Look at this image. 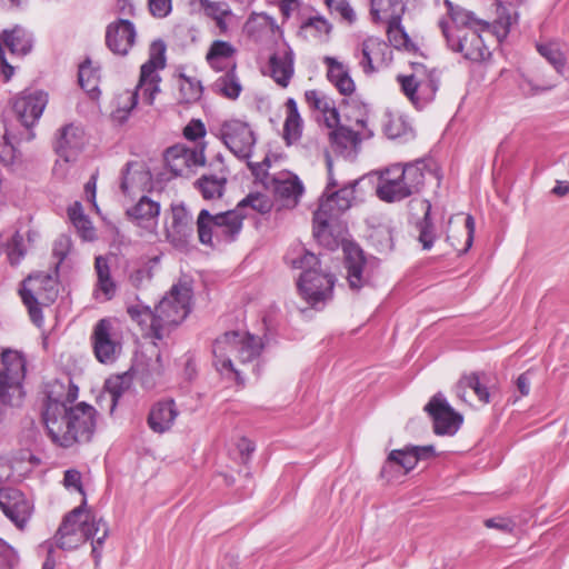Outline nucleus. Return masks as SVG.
<instances>
[{
  "label": "nucleus",
  "mask_w": 569,
  "mask_h": 569,
  "mask_svg": "<svg viewBox=\"0 0 569 569\" xmlns=\"http://www.w3.org/2000/svg\"><path fill=\"white\" fill-rule=\"evenodd\" d=\"M42 422L48 437L61 448L87 443L92 439L97 423V410L79 402L69 406L49 393L42 405Z\"/></svg>",
  "instance_id": "nucleus-1"
},
{
  "label": "nucleus",
  "mask_w": 569,
  "mask_h": 569,
  "mask_svg": "<svg viewBox=\"0 0 569 569\" xmlns=\"http://www.w3.org/2000/svg\"><path fill=\"white\" fill-rule=\"evenodd\" d=\"M446 14L439 20V28L446 40L448 49L460 53L470 61H481L490 56L481 33L492 29V24L478 19L473 12L466 10L450 0H443Z\"/></svg>",
  "instance_id": "nucleus-2"
},
{
  "label": "nucleus",
  "mask_w": 569,
  "mask_h": 569,
  "mask_svg": "<svg viewBox=\"0 0 569 569\" xmlns=\"http://www.w3.org/2000/svg\"><path fill=\"white\" fill-rule=\"evenodd\" d=\"M166 46L163 41H153L150 46L149 59L141 66L139 82L136 90H126L117 97V107L111 117L118 124H123L136 108L139 97L147 104H152L160 91L161 78L159 70L166 67Z\"/></svg>",
  "instance_id": "nucleus-3"
},
{
  "label": "nucleus",
  "mask_w": 569,
  "mask_h": 569,
  "mask_svg": "<svg viewBox=\"0 0 569 569\" xmlns=\"http://www.w3.org/2000/svg\"><path fill=\"white\" fill-rule=\"evenodd\" d=\"M287 263L295 269H301L298 279L300 296L315 309H321L332 299L336 277L320 268L319 258L298 246L286 256Z\"/></svg>",
  "instance_id": "nucleus-4"
},
{
  "label": "nucleus",
  "mask_w": 569,
  "mask_h": 569,
  "mask_svg": "<svg viewBox=\"0 0 569 569\" xmlns=\"http://www.w3.org/2000/svg\"><path fill=\"white\" fill-rule=\"evenodd\" d=\"M357 181L325 193L320 199L318 210L313 214V236L317 241L329 248L338 247L345 226L341 216L351 207L355 200Z\"/></svg>",
  "instance_id": "nucleus-5"
},
{
  "label": "nucleus",
  "mask_w": 569,
  "mask_h": 569,
  "mask_svg": "<svg viewBox=\"0 0 569 569\" xmlns=\"http://www.w3.org/2000/svg\"><path fill=\"white\" fill-rule=\"evenodd\" d=\"M107 537V523L102 519H97L83 507H77L64 517L53 543L62 550H72L91 539L92 555L98 560L100 548Z\"/></svg>",
  "instance_id": "nucleus-6"
},
{
  "label": "nucleus",
  "mask_w": 569,
  "mask_h": 569,
  "mask_svg": "<svg viewBox=\"0 0 569 569\" xmlns=\"http://www.w3.org/2000/svg\"><path fill=\"white\" fill-rule=\"evenodd\" d=\"M262 348L259 337L248 332L228 331L213 342V363L222 375L234 376L237 381H240L241 371L236 368V362L247 365L254 361Z\"/></svg>",
  "instance_id": "nucleus-7"
},
{
  "label": "nucleus",
  "mask_w": 569,
  "mask_h": 569,
  "mask_svg": "<svg viewBox=\"0 0 569 569\" xmlns=\"http://www.w3.org/2000/svg\"><path fill=\"white\" fill-rule=\"evenodd\" d=\"M427 164L423 160L396 163L381 172L377 196L385 202L401 201L421 191Z\"/></svg>",
  "instance_id": "nucleus-8"
},
{
  "label": "nucleus",
  "mask_w": 569,
  "mask_h": 569,
  "mask_svg": "<svg viewBox=\"0 0 569 569\" xmlns=\"http://www.w3.org/2000/svg\"><path fill=\"white\" fill-rule=\"evenodd\" d=\"M27 357L17 349L3 348L0 353V420L9 407H18L24 397Z\"/></svg>",
  "instance_id": "nucleus-9"
},
{
  "label": "nucleus",
  "mask_w": 569,
  "mask_h": 569,
  "mask_svg": "<svg viewBox=\"0 0 569 569\" xmlns=\"http://www.w3.org/2000/svg\"><path fill=\"white\" fill-rule=\"evenodd\" d=\"M191 288L186 283L172 286L156 307L157 340L163 339L170 330L181 323L190 312Z\"/></svg>",
  "instance_id": "nucleus-10"
},
{
  "label": "nucleus",
  "mask_w": 569,
  "mask_h": 569,
  "mask_svg": "<svg viewBox=\"0 0 569 569\" xmlns=\"http://www.w3.org/2000/svg\"><path fill=\"white\" fill-rule=\"evenodd\" d=\"M397 80L405 96L417 107L422 108L433 100L439 86L435 70H427L422 64H413V72L399 74Z\"/></svg>",
  "instance_id": "nucleus-11"
},
{
  "label": "nucleus",
  "mask_w": 569,
  "mask_h": 569,
  "mask_svg": "<svg viewBox=\"0 0 569 569\" xmlns=\"http://www.w3.org/2000/svg\"><path fill=\"white\" fill-rule=\"evenodd\" d=\"M217 137L237 158L244 160L252 156L257 142L250 123L238 118L223 120L218 128Z\"/></svg>",
  "instance_id": "nucleus-12"
},
{
  "label": "nucleus",
  "mask_w": 569,
  "mask_h": 569,
  "mask_svg": "<svg viewBox=\"0 0 569 569\" xmlns=\"http://www.w3.org/2000/svg\"><path fill=\"white\" fill-rule=\"evenodd\" d=\"M91 343L97 360L104 365L113 363L121 353V336L113 320L100 319L93 327Z\"/></svg>",
  "instance_id": "nucleus-13"
},
{
  "label": "nucleus",
  "mask_w": 569,
  "mask_h": 569,
  "mask_svg": "<svg viewBox=\"0 0 569 569\" xmlns=\"http://www.w3.org/2000/svg\"><path fill=\"white\" fill-rule=\"evenodd\" d=\"M432 452V446H411L401 450H392L381 468L380 476L387 481L397 480L415 469L420 459Z\"/></svg>",
  "instance_id": "nucleus-14"
},
{
  "label": "nucleus",
  "mask_w": 569,
  "mask_h": 569,
  "mask_svg": "<svg viewBox=\"0 0 569 569\" xmlns=\"http://www.w3.org/2000/svg\"><path fill=\"white\" fill-rule=\"evenodd\" d=\"M164 161L169 171L174 177H188L193 171L204 166V147L188 148L183 144H176L164 152Z\"/></svg>",
  "instance_id": "nucleus-15"
},
{
  "label": "nucleus",
  "mask_w": 569,
  "mask_h": 569,
  "mask_svg": "<svg viewBox=\"0 0 569 569\" xmlns=\"http://www.w3.org/2000/svg\"><path fill=\"white\" fill-rule=\"evenodd\" d=\"M0 509L18 529L23 530L32 517L34 507L19 489L3 487L0 488Z\"/></svg>",
  "instance_id": "nucleus-16"
},
{
  "label": "nucleus",
  "mask_w": 569,
  "mask_h": 569,
  "mask_svg": "<svg viewBox=\"0 0 569 569\" xmlns=\"http://www.w3.org/2000/svg\"><path fill=\"white\" fill-rule=\"evenodd\" d=\"M425 410L433 421L437 435L452 436L462 423V416L456 412L441 393L435 395L426 405Z\"/></svg>",
  "instance_id": "nucleus-17"
},
{
  "label": "nucleus",
  "mask_w": 569,
  "mask_h": 569,
  "mask_svg": "<svg viewBox=\"0 0 569 569\" xmlns=\"http://www.w3.org/2000/svg\"><path fill=\"white\" fill-rule=\"evenodd\" d=\"M359 64L366 73H372L388 66L392 60V51L387 42L378 37H369L362 41L356 52Z\"/></svg>",
  "instance_id": "nucleus-18"
},
{
  "label": "nucleus",
  "mask_w": 569,
  "mask_h": 569,
  "mask_svg": "<svg viewBox=\"0 0 569 569\" xmlns=\"http://www.w3.org/2000/svg\"><path fill=\"white\" fill-rule=\"evenodd\" d=\"M168 241L176 248H186L193 236L192 214L183 203L171 206L170 222L166 226Z\"/></svg>",
  "instance_id": "nucleus-19"
},
{
  "label": "nucleus",
  "mask_w": 569,
  "mask_h": 569,
  "mask_svg": "<svg viewBox=\"0 0 569 569\" xmlns=\"http://www.w3.org/2000/svg\"><path fill=\"white\" fill-rule=\"evenodd\" d=\"M86 144L82 127L74 123L66 124L56 134L54 151L63 162H74Z\"/></svg>",
  "instance_id": "nucleus-20"
},
{
  "label": "nucleus",
  "mask_w": 569,
  "mask_h": 569,
  "mask_svg": "<svg viewBox=\"0 0 569 569\" xmlns=\"http://www.w3.org/2000/svg\"><path fill=\"white\" fill-rule=\"evenodd\" d=\"M268 189L272 190L282 206L287 208L296 207L305 191L298 176L289 171L272 174Z\"/></svg>",
  "instance_id": "nucleus-21"
},
{
  "label": "nucleus",
  "mask_w": 569,
  "mask_h": 569,
  "mask_svg": "<svg viewBox=\"0 0 569 569\" xmlns=\"http://www.w3.org/2000/svg\"><path fill=\"white\" fill-rule=\"evenodd\" d=\"M136 37L134 24L128 19L121 18L108 24L106 44L114 54L126 56L133 47Z\"/></svg>",
  "instance_id": "nucleus-22"
},
{
  "label": "nucleus",
  "mask_w": 569,
  "mask_h": 569,
  "mask_svg": "<svg viewBox=\"0 0 569 569\" xmlns=\"http://www.w3.org/2000/svg\"><path fill=\"white\" fill-rule=\"evenodd\" d=\"M343 251L347 280L351 289L358 290L369 280V262L367 261L363 251L356 244H347L343 248Z\"/></svg>",
  "instance_id": "nucleus-23"
},
{
  "label": "nucleus",
  "mask_w": 569,
  "mask_h": 569,
  "mask_svg": "<svg viewBox=\"0 0 569 569\" xmlns=\"http://www.w3.org/2000/svg\"><path fill=\"white\" fill-rule=\"evenodd\" d=\"M47 102V94L42 91L23 93L14 100L13 110L21 123L29 128L40 119Z\"/></svg>",
  "instance_id": "nucleus-24"
},
{
  "label": "nucleus",
  "mask_w": 569,
  "mask_h": 569,
  "mask_svg": "<svg viewBox=\"0 0 569 569\" xmlns=\"http://www.w3.org/2000/svg\"><path fill=\"white\" fill-rule=\"evenodd\" d=\"M292 50L283 44L269 58V74L282 88H287L295 73Z\"/></svg>",
  "instance_id": "nucleus-25"
},
{
  "label": "nucleus",
  "mask_w": 569,
  "mask_h": 569,
  "mask_svg": "<svg viewBox=\"0 0 569 569\" xmlns=\"http://www.w3.org/2000/svg\"><path fill=\"white\" fill-rule=\"evenodd\" d=\"M356 124L360 127V129L353 130L346 126L335 127L336 129L330 133V139L337 150L342 152L355 148L361 140L372 137V131L367 128L366 118L357 119Z\"/></svg>",
  "instance_id": "nucleus-26"
},
{
  "label": "nucleus",
  "mask_w": 569,
  "mask_h": 569,
  "mask_svg": "<svg viewBox=\"0 0 569 569\" xmlns=\"http://www.w3.org/2000/svg\"><path fill=\"white\" fill-rule=\"evenodd\" d=\"M244 217V213L236 209L212 214L216 227V242L218 244L232 242L242 229Z\"/></svg>",
  "instance_id": "nucleus-27"
},
{
  "label": "nucleus",
  "mask_w": 569,
  "mask_h": 569,
  "mask_svg": "<svg viewBox=\"0 0 569 569\" xmlns=\"http://www.w3.org/2000/svg\"><path fill=\"white\" fill-rule=\"evenodd\" d=\"M179 411L172 399L159 401L152 406L148 416V426L157 433L171 429Z\"/></svg>",
  "instance_id": "nucleus-28"
},
{
  "label": "nucleus",
  "mask_w": 569,
  "mask_h": 569,
  "mask_svg": "<svg viewBox=\"0 0 569 569\" xmlns=\"http://www.w3.org/2000/svg\"><path fill=\"white\" fill-rule=\"evenodd\" d=\"M497 19L492 23V32L499 41L505 39L510 28L518 22V7L525 0H497Z\"/></svg>",
  "instance_id": "nucleus-29"
},
{
  "label": "nucleus",
  "mask_w": 569,
  "mask_h": 569,
  "mask_svg": "<svg viewBox=\"0 0 569 569\" xmlns=\"http://www.w3.org/2000/svg\"><path fill=\"white\" fill-rule=\"evenodd\" d=\"M237 49L228 41L214 40L206 56L207 62L216 71H228L237 68Z\"/></svg>",
  "instance_id": "nucleus-30"
},
{
  "label": "nucleus",
  "mask_w": 569,
  "mask_h": 569,
  "mask_svg": "<svg viewBox=\"0 0 569 569\" xmlns=\"http://www.w3.org/2000/svg\"><path fill=\"white\" fill-rule=\"evenodd\" d=\"M449 227L453 223L459 224V233L463 236L465 240L463 243L461 242L460 238L456 236L451 229L448 230L447 233V241L450 243V246L458 251L459 253L467 252L473 242V236H475V229H476V222L472 216L467 214H457L449 219Z\"/></svg>",
  "instance_id": "nucleus-31"
},
{
  "label": "nucleus",
  "mask_w": 569,
  "mask_h": 569,
  "mask_svg": "<svg viewBox=\"0 0 569 569\" xmlns=\"http://www.w3.org/2000/svg\"><path fill=\"white\" fill-rule=\"evenodd\" d=\"M127 213L139 227L152 232L158 226L160 204L142 196L138 203L130 208Z\"/></svg>",
  "instance_id": "nucleus-32"
},
{
  "label": "nucleus",
  "mask_w": 569,
  "mask_h": 569,
  "mask_svg": "<svg viewBox=\"0 0 569 569\" xmlns=\"http://www.w3.org/2000/svg\"><path fill=\"white\" fill-rule=\"evenodd\" d=\"M323 63L327 66V78L342 96H350L356 90L349 69L346 64L333 57H325Z\"/></svg>",
  "instance_id": "nucleus-33"
},
{
  "label": "nucleus",
  "mask_w": 569,
  "mask_h": 569,
  "mask_svg": "<svg viewBox=\"0 0 569 569\" xmlns=\"http://www.w3.org/2000/svg\"><path fill=\"white\" fill-rule=\"evenodd\" d=\"M150 180L149 172L138 162H128L122 170L120 188L123 194L142 191Z\"/></svg>",
  "instance_id": "nucleus-34"
},
{
  "label": "nucleus",
  "mask_w": 569,
  "mask_h": 569,
  "mask_svg": "<svg viewBox=\"0 0 569 569\" xmlns=\"http://www.w3.org/2000/svg\"><path fill=\"white\" fill-rule=\"evenodd\" d=\"M405 11L406 4L402 0H370V16L376 23L402 19Z\"/></svg>",
  "instance_id": "nucleus-35"
},
{
  "label": "nucleus",
  "mask_w": 569,
  "mask_h": 569,
  "mask_svg": "<svg viewBox=\"0 0 569 569\" xmlns=\"http://www.w3.org/2000/svg\"><path fill=\"white\" fill-rule=\"evenodd\" d=\"M1 38L12 54L24 56L31 51L32 37L26 29L19 26L4 30Z\"/></svg>",
  "instance_id": "nucleus-36"
},
{
  "label": "nucleus",
  "mask_w": 569,
  "mask_h": 569,
  "mask_svg": "<svg viewBox=\"0 0 569 569\" xmlns=\"http://www.w3.org/2000/svg\"><path fill=\"white\" fill-rule=\"evenodd\" d=\"M94 269L98 277L96 297L99 298V295H102L103 300H111L116 295L117 284L111 278L108 260L102 256L97 257Z\"/></svg>",
  "instance_id": "nucleus-37"
},
{
  "label": "nucleus",
  "mask_w": 569,
  "mask_h": 569,
  "mask_svg": "<svg viewBox=\"0 0 569 569\" xmlns=\"http://www.w3.org/2000/svg\"><path fill=\"white\" fill-rule=\"evenodd\" d=\"M127 312L131 320L137 322L147 336L157 339V330L154 328L156 309L152 311L150 307L141 302H137L129 305L127 307Z\"/></svg>",
  "instance_id": "nucleus-38"
},
{
  "label": "nucleus",
  "mask_w": 569,
  "mask_h": 569,
  "mask_svg": "<svg viewBox=\"0 0 569 569\" xmlns=\"http://www.w3.org/2000/svg\"><path fill=\"white\" fill-rule=\"evenodd\" d=\"M199 2L206 16L216 21L220 32L227 33L228 19L233 16L230 6L224 1L199 0Z\"/></svg>",
  "instance_id": "nucleus-39"
},
{
  "label": "nucleus",
  "mask_w": 569,
  "mask_h": 569,
  "mask_svg": "<svg viewBox=\"0 0 569 569\" xmlns=\"http://www.w3.org/2000/svg\"><path fill=\"white\" fill-rule=\"evenodd\" d=\"M286 109L287 117L283 124V137L288 143H292L301 137L302 119L293 98L287 100Z\"/></svg>",
  "instance_id": "nucleus-40"
},
{
  "label": "nucleus",
  "mask_w": 569,
  "mask_h": 569,
  "mask_svg": "<svg viewBox=\"0 0 569 569\" xmlns=\"http://www.w3.org/2000/svg\"><path fill=\"white\" fill-rule=\"evenodd\" d=\"M212 90L227 99L236 100L242 91L236 69L224 71L223 74L216 79L212 83Z\"/></svg>",
  "instance_id": "nucleus-41"
},
{
  "label": "nucleus",
  "mask_w": 569,
  "mask_h": 569,
  "mask_svg": "<svg viewBox=\"0 0 569 569\" xmlns=\"http://www.w3.org/2000/svg\"><path fill=\"white\" fill-rule=\"evenodd\" d=\"M383 132L389 139L408 140L413 137L411 126L403 116L398 113H386Z\"/></svg>",
  "instance_id": "nucleus-42"
},
{
  "label": "nucleus",
  "mask_w": 569,
  "mask_h": 569,
  "mask_svg": "<svg viewBox=\"0 0 569 569\" xmlns=\"http://www.w3.org/2000/svg\"><path fill=\"white\" fill-rule=\"evenodd\" d=\"M68 217L76 228L78 234L86 241H91L96 238V230L92 222L84 214L80 202L76 201L68 208Z\"/></svg>",
  "instance_id": "nucleus-43"
},
{
  "label": "nucleus",
  "mask_w": 569,
  "mask_h": 569,
  "mask_svg": "<svg viewBox=\"0 0 569 569\" xmlns=\"http://www.w3.org/2000/svg\"><path fill=\"white\" fill-rule=\"evenodd\" d=\"M467 389H471L478 399L485 403L489 402V391L486 386L481 383L480 376L478 373H471L463 376L455 387L456 396L466 401Z\"/></svg>",
  "instance_id": "nucleus-44"
},
{
  "label": "nucleus",
  "mask_w": 569,
  "mask_h": 569,
  "mask_svg": "<svg viewBox=\"0 0 569 569\" xmlns=\"http://www.w3.org/2000/svg\"><path fill=\"white\" fill-rule=\"evenodd\" d=\"M537 51L556 70L562 72L566 67L567 58L563 51L565 46L556 40L539 42L536 44Z\"/></svg>",
  "instance_id": "nucleus-45"
},
{
  "label": "nucleus",
  "mask_w": 569,
  "mask_h": 569,
  "mask_svg": "<svg viewBox=\"0 0 569 569\" xmlns=\"http://www.w3.org/2000/svg\"><path fill=\"white\" fill-rule=\"evenodd\" d=\"M227 178L217 174H203L196 182V188L207 200L220 198L223 194Z\"/></svg>",
  "instance_id": "nucleus-46"
},
{
  "label": "nucleus",
  "mask_w": 569,
  "mask_h": 569,
  "mask_svg": "<svg viewBox=\"0 0 569 569\" xmlns=\"http://www.w3.org/2000/svg\"><path fill=\"white\" fill-rule=\"evenodd\" d=\"M387 24V37L390 46L398 50H405L407 52L416 51V46L409 38L405 28L401 26V19H396Z\"/></svg>",
  "instance_id": "nucleus-47"
},
{
  "label": "nucleus",
  "mask_w": 569,
  "mask_h": 569,
  "mask_svg": "<svg viewBox=\"0 0 569 569\" xmlns=\"http://www.w3.org/2000/svg\"><path fill=\"white\" fill-rule=\"evenodd\" d=\"M423 208V218L418 222L417 228L419 230V241L422 244V248L426 250L431 249L437 234L435 230V224L431 219V204L429 201L425 200L421 202Z\"/></svg>",
  "instance_id": "nucleus-48"
},
{
  "label": "nucleus",
  "mask_w": 569,
  "mask_h": 569,
  "mask_svg": "<svg viewBox=\"0 0 569 569\" xmlns=\"http://www.w3.org/2000/svg\"><path fill=\"white\" fill-rule=\"evenodd\" d=\"M197 232L199 241L202 244L214 246L216 242V227L212 214L207 209H202L197 218Z\"/></svg>",
  "instance_id": "nucleus-49"
},
{
  "label": "nucleus",
  "mask_w": 569,
  "mask_h": 569,
  "mask_svg": "<svg viewBox=\"0 0 569 569\" xmlns=\"http://www.w3.org/2000/svg\"><path fill=\"white\" fill-rule=\"evenodd\" d=\"M202 94L201 82L192 77L181 74L179 78V101L181 103L197 102Z\"/></svg>",
  "instance_id": "nucleus-50"
},
{
  "label": "nucleus",
  "mask_w": 569,
  "mask_h": 569,
  "mask_svg": "<svg viewBox=\"0 0 569 569\" xmlns=\"http://www.w3.org/2000/svg\"><path fill=\"white\" fill-rule=\"evenodd\" d=\"M272 200L263 193L253 192L243 198L237 206L236 210L243 213L246 208H251L259 213H268L272 209Z\"/></svg>",
  "instance_id": "nucleus-51"
},
{
  "label": "nucleus",
  "mask_w": 569,
  "mask_h": 569,
  "mask_svg": "<svg viewBox=\"0 0 569 569\" xmlns=\"http://www.w3.org/2000/svg\"><path fill=\"white\" fill-rule=\"evenodd\" d=\"M79 84L83 90L93 93L98 89V71L94 70L90 61L80 64L78 72Z\"/></svg>",
  "instance_id": "nucleus-52"
},
{
  "label": "nucleus",
  "mask_w": 569,
  "mask_h": 569,
  "mask_svg": "<svg viewBox=\"0 0 569 569\" xmlns=\"http://www.w3.org/2000/svg\"><path fill=\"white\" fill-rule=\"evenodd\" d=\"M130 387V377L128 375L110 377L106 381V390L111 396V411L114 409L118 399Z\"/></svg>",
  "instance_id": "nucleus-53"
},
{
  "label": "nucleus",
  "mask_w": 569,
  "mask_h": 569,
  "mask_svg": "<svg viewBox=\"0 0 569 569\" xmlns=\"http://www.w3.org/2000/svg\"><path fill=\"white\" fill-rule=\"evenodd\" d=\"M20 297L22 299L23 305L28 308L31 321L36 326L40 327L43 322V315L39 306L38 299L33 295L32 290L22 288L20 290Z\"/></svg>",
  "instance_id": "nucleus-54"
},
{
  "label": "nucleus",
  "mask_w": 569,
  "mask_h": 569,
  "mask_svg": "<svg viewBox=\"0 0 569 569\" xmlns=\"http://www.w3.org/2000/svg\"><path fill=\"white\" fill-rule=\"evenodd\" d=\"M7 254L12 266L19 264L20 261L24 258L26 248L23 243V237L19 232H16L9 241L7 247Z\"/></svg>",
  "instance_id": "nucleus-55"
},
{
  "label": "nucleus",
  "mask_w": 569,
  "mask_h": 569,
  "mask_svg": "<svg viewBox=\"0 0 569 569\" xmlns=\"http://www.w3.org/2000/svg\"><path fill=\"white\" fill-rule=\"evenodd\" d=\"M331 13H336L348 23L356 21V13L347 0H325Z\"/></svg>",
  "instance_id": "nucleus-56"
},
{
  "label": "nucleus",
  "mask_w": 569,
  "mask_h": 569,
  "mask_svg": "<svg viewBox=\"0 0 569 569\" xmlns=\"http://www.w3.org/2000/svg\"><path fill=\"white\" fill-rule=\"evenodd\" d=\"M305 99L310 108L321 113H323V111H328L331 102L333 101L331 98L318 90H307L305 92Z\"/></svg>",
  "instance_id": "nucleus-57"
},
{
  "label": "nucleus",
  "mask_w": 569,
  "mask_h": 569,
  "mask_svg": "<svg viewBox=\"0 0 569 569\" xmlns=\"http://www.w3.org/2000/svg\"><path fill=\"white\" fill-rule=\"evenodd\" d=\"M19 563L17 550L0 538V569H14Z\"/></svg>",
  "instance_id": "nucleus-58"
},
{
  "label": "nucleus",
  "mask_w": 569,
  "mask_h": 569,
  "mask_svg": "<svg viewBox=\"0 0 569 569\" xmlns=\"http://www.w3.org/2000/svg\"><path fill=\"white\" fill-rule=\"evenodd\" d=\"M270 167L269 158H264L261 162H250L248 161V168L251 173L254 176L256 180L260 181L267 189L270 184V179L272 176L268 173V168Z\"/></svg>",
  "instance_id": "nucleus-59"
},
{
  "label": "nucleus",
  "mask_w": 569,
  "mask_h": 569,
  "mask_svg": "<svg viewBox=\"0 0 569 569\" xmlns=\"http://www.w3.org/2000/svg\"><path fill=\"white\" fill-rule=\"evenodd\" d=\"M379 251H390L393 248L391 231L388 228H379L370 236Z\"/></svg>",
  "instance_id": "nucleus-60"
},
{
  "label": "nucleus",
  "mask_w": 569,
  "mask_h": 569,
  "mask_svg": "<svg viewBox=\"0 0 569 569\" xmlns=\"http://www.w3.org/2000/svg\"><path fill=\"white\" fill-rule=\"evenodd\" d=\"M206 127L199 119H192L183 129V136L187 140L197 141L206 136Z\"/></svg>",
  "instance_id": "nucleus-61"
},
{
  "label": "nucleus",
  "mask_w": 569,
  "mask_h": 569,
  "mask_svg": "<svg viewBox=\"0 0 569 569\" xmlns=\"http://www.w3.org/2000/svg\"><path fill=\"white\" fill-rule=\"evenodd\" d=\"M153 17L164 18L171 12V0H148Z\"/></svg>",
  "instance_id": "nucleus-62"
},
{
  "label": "nucleus",
  "mask_w": 569,
  "mask_h": 569,
  "mask_svg": "<svg viewBox=\"0 0 569 569\" xmlns=\"http://www.w3.org/2000/svg\"><path fill=\"white\" fill-rule=\"evenodd\" d=\"M38 552L40 555H46V560L43 562L42 569H54L56 568V560L52 557L54 552V543L51 540H47L39 545Z\"/></svg>",
  "instance_id": "nucleus-63"
},
{
  "label": "nucleus",
  "mask_w": 569,
  "mask_h": 569,
  "mask_svg": "<svg viewBox=\"0 0 569 569\" xmlns=\"http://www.w3.org/2000/svg\"><path fill=\"white\" fill-rule=\"evenodd\" d=\"M305 28L315 29L319 36H327L331 31V24L322 17L309 18L305 23Z\"/></svg>",
  "instance_id": "nucleus-64"
}]
</instances>
